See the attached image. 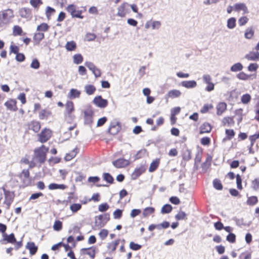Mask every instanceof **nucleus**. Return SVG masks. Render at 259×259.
<instances>
[{
	"label": "nucleus",
	"mask_w": 259,
	"mask_h": 259,
	"mask_svg": "<svg viewBox=\"0 0 259 259\" xmlns=\"http://www.w3.org/2000/svg\"><path fill=\"white\" fill-rule=\"evenodd\" d=\"M14 17L13 11L11 9L5 10L0 13V28H5L10 24Z\"/></svg>",
	"instance_id": "1"
},
{
	"label": "nucleus",
	"mask_w": 259,
	"mask_h": 259,
	"mask_svg": "<svg viewBox=\"0 0 259 259\" xmlns=\"http://www.w3.org/2000/svg\"><path fill=\"white\" fill-rule=\"evenodd\" d=\"M48 151V148L45 146L42 145L41 147L36 149L34 150V155L33 161L37 162H43L46 159V154Z\"/></svg>",
	"instance_id": "2"
},
{
	"label": "nucleus",
	"mask_w": 259,
	"mask_h": 259,
	"mask_svg": "<svg viewBox=\"0 0 259 259\" xmlns=\"http://www.w3.org/2000/svg\"><path fill=\"white\" fill-rule=\"evenodd\" d=\"M203 82L207 84L205 90L210 92L212 91L214 89V84L212 82V78L209 74H205L202 76Z\"/></svg>",
	"instance_id": "3"
},
{
	"label": "nucleus",
	"mask_w": 259,
	"mask_h": 259,
	"mask_svg": "<svg viewBox=\"0 0 259 259\" xmlns=\"http://www.w3.org/2000/svg\"><path fill=\"white\" fill-rule=\"evenodd\" d=\"M39 141L41 143L47 142L52 136V131L49 128H45L38 135Z\"/></svg>",
	"instance_id": "4"
},
{
	"label": "nucleus",
	"mask_w": 259,
	"mask_h": 259,
	"mask_svg": "<svg viewBox=\"0 0 259 259\" xmlns=\"http://www.w3.org/2000/svg\"><path fill=\"white\" fill-rule=\"evenodd\" d=\"M109 220V215L108 214L100 215L96 218L95 223L97 227L101 228L103 227Z\"/></svg>",
	"instance_id": "5"
},
{
	"label": "nucleus",
	"mask_w": 259,
	"mask_h": 259,
	"mask_svg": "<svg viewBox=\"0 0 259 259\" xmlns=\"http://www.w3.org/2000/svg\"><path fill=\"white\" fill-rule=\"evenodd\" d=\"M93 102L96 106L101 108H104L108 105V101L103 99L101 96L95 97Z\"/></svg>",
	"instance_id": "6"
},
{
	"label": "nucleus",
	"mask_w": 259,
	"mask_h": 259,
	"mask_svg": "<svg viewBox=\"0 0 259 259\" xmlns=\"http://www.w3.org/2000/svg\"><path fill=\"white\" fill-rule=\"evenodd\" d=\"M161 26V23L159 21L150 20L148 21L145 25L146 29L151 28L152 30H158Z\"/></svg>",
	"instance_id": "7"
},
{
	"label": "nucleus",
	"mask_w": 259,
	"mask_h": 259,
	"mask_svg": "<svg viewBox=\"0 0 259 259\" xmlns=\"http://www.w3.org/2000/svg\"><path fill=\"white\" fill-rule=\"evenodd\" d=\"M93 111L90 108H88L84 111V122L90 124L93 122Z\"/></svg>",
	"instance_id": "8"
},
{
	"label": "nucleus",
	"mask_w": 259,
	"mask_h": 259,
	"mask_svg": "<svg viewBox=\"0 0 259 259\" xmlns=\"http://www.w3.org/2000/svg\"><path fill=\"white\" fill-rule=\"evenodd\" d=\"M113 165L116 168H122L130 164V161L123 158H119L115 161L112 162Z\"/></svg>",
	"instance_id": "9"
},
{
	"label": "nucleus",
	"mask_w": 259,
	"mask_h": 259,
	"mask_svg": "<svg viewBox=\"0 0 259 259\" xmlns=\"http://www.w3.org/2000/svg\"><path fill=\"white\" fill-rule=\"evenodd\" d=\"M234 11L237 12H242L243 14H247L249 12L246 5L242 3L234 4Z\"/></svg>",
	"instance_id": "10"
},
{
	"label": "nucleus",
	"mask_w": 259,
	"mask_h": 259,
	"mask_svg": "<svg viewBox=\"0 0 259 259\" xmlns=\"http://www.w3.org/2000/svg\"><path fill=\"white\" fill-rule=\"evenodd\" d=\"M182 95L181 92L177 89L169 91L165 96L166 99H174L180 97Z\"/></svg>",
	"instance_id": "11"
},
{
	"label": "nucleus",
	"mask_w": 259,
	"mask_h": 259,
	"mask_svg": "<svg viewBox=\"0 0 259 259\" xmlns=\"http://www.w3.org/2000/svg\"><path fill=\"white\" fill-rule=\"evenodd\" d=\"M3 240H1L2 243H5L4 242L7 241L8 243H14L16 242V238L13 233L10 235H7L6 233L3 234Z\"/></svg>",
	"instance_id": "12"
},
{
	"label": "nucleus",
	"mask_w": 259,
	"mask_h": 259,
	"mask_svg": "<svg viewBox=\"0 0 259 259\" xmlns=\"http://www.w3.org/2000/svg\"><path fill=\"white\" fill-rule=\"evenodd\" d=\"M145 170V168L143 165H140L137 167L132 174V178L133 179H136L141 175H142Z\"/></svg>",
	"instance_id": "13"
},
{
	"label": "nucleus",
	"mask_w": 259,
	"mask_h": 259,
	"mask_svg": "<svg viewBox=\"0 0 259 259\" xmlns=\"http://www.w3.org/2000/svg\"><path fill=\"white\" fill-rule=\"evenodd\" d=\"M182 87L187 89H192L197 87V84L195 80H185L181 82Z\"/></svg>",
	"instance_id": "14"
},
{
	"label": "nucleus",
	"mask_w": 259,
	"mask_h": 259,
	"mask_svg": "<svg viewBox=\"0 0 259 259\" xmlns=\"http://www.w3.org/2000/svg\"><path fill=\"white\" fill-rule=\"evenodd\" d=\"M245 58L250 61H256L259 59V52H250L249 53L246 54Z\"/></svg>",
	"instance_id": "15"
},
{
	"label": "nucleus",
	"mask_w": 259,
	"mask_h": 259,
	"mask_svg": "<svg viewBox=\"0 0 259 259\" xmlns=\"http://www.w3.org/2000/svg\"><path fill=\"white\" fill-rule=\"evenodd\" d=\"M80 94L81 92L80 91L75 89H71L68 94L67 97L70 99L79 98L80 97Z\"/></svg>",
	"instance_id": "16"
},
{
	"label": "nucleus",
	"mask_w": 259,
	"mask_h": 259,
	"mask_svg": "<svg viewBox=\"0 0 259 259\" xmlns=\"http://www.w3.org/2000/svg\"><path fill=\"white\" fill-rule=\"evenodd\" d=\"M96 91V87L91 84H87L84 86V91L88 95H93Z\"/></svg>",
	"instance_id": "17"
},
{
	"label": "nucleus",
	"mask_w": 259,
	"mask_h": 259,
	"mask_svg": "<svg viewBox=\"0 0 259 259\" xmlns=\"http://www.w3.org/2000/svg\"><path fill=\"white\" fill-rule=\"evenodd\" d=\"M28 128L29 130L37 133L40 128V124L38 121H32L28 124Z\"/></svg>",
	"instance_id": "18"
},
{
	"label": "nucleus",
	"mask_w": 259,
	"mask_h": 259,
	"mask_svg": "<svg viewBox=\"0 0 259 259\" xmlns=\"http://www.w3.org/2000/svg\"><path fill=\"white\" fill-rule=\"evenodd\" d=\"M128 6L127 3H123L118 8L117 15L121 17H123L126 14V7Z\"/></svg>",
	"instance_id": "19"
},
{
	"label": "nucleus",
	"mask_w": 259,
	"mask_h": 259,
	"mask_svg": "<svg viewBox=\"0 0 259 259\" xmlns=\"http://www.w3.org/2000/svg\"><path fill=\"white\" fill-rule=\"evenodd\" d=\"M20 16L24 18L28 19L31 17V11L30 9L26 8H23L19 10Z\"/></svg>",
	"instance_id": "20"
},
{
	"label": "nucleus",
	"mask_w": 259,
	"mask_h": 259,
	"mask_svg": "<svg viewBox=\"0 0 259 259\" xmlns=\"http://www.w3.org/2000/svg\"><path fill=\"white\" fill-rule=\"evenodd\" d=\"M211 130V126L209 123L205 122L200 127V134L208 133Z\"/></svg>",
	"instance_id": "21"
},
{
	"label": "nucleus",
	"mask_w": 259,
	"mask_h": 259,
	"mask_svg": "<svg viewBox=\"0 0 259 259\" xmlns=\"http://www.w3.org/2000/svg\"><path fill=\"white\" fill-rule=\"evenodd\" d=\"M227 109V104L225 102H220L217 106V114L221 115Z\"/></svg>",
	"instance_id": "22"
},
{
	"label": "nucleus",
	"mask_w": 259,
	"mask_h": 259,
	"mask_svg": "<svg viewBox=\"0 0 259 259\" xmlns=\"http://www.w3.org/2000/svg\"><path fill=\"white\" fill-rule=\"evenodd\" d=\"M5 105L10 110L16 111L17 110L16 101L10 100L5 103Z\"/></svg>",
	"instance_id": "23"
},
{
	"label": "nucleus",
	"mask_w": 259,
	"mask_h": 259,
	"mask_svg": "<svg viewBox=\"0 0 259 259\" xmlns=\"http://www.w3.org/2000/svg\"><path fill=\"white\" fill-rule=\"evenodd\" d=\"M26 248L29 250L30 253L31 255H34L37 250V247L35 245V244L32 242H28L26 246Z\"/></svg>",
	"instance_id": "24"
},
{
	"label": "nucleus",
	"mask_w": 259,
	"mask_h": 259,
	"mask_svg": "<svg viewBox=\"0 0 259 259\" xmlns=\"http://www.w3.org/2000/svg\"><path fill=\"white\" fill-rule=\"evenodd\" d=\"M76 44L73 40L67 41L65 46V49L68 51H75L76 48Z\"/></svg>",
	"instance_id": "25"
},
{
	"label": "nucleus",
	"mask_w": 259,
	"mask_h": 259,
	"mask_svg": "<svg viewBox=\"0 0 259 259\" xmlns=\"http://www.w3.org/2000/svg\"><path fill=\"white\" fill-rule=\"evenodd\" d=\"M78 152V150L77 148H75L70 152L66 154L64 159L66 161H70L72 159H73Z\"/></svg>",
	"instance_id": "26"
},
{
	"label": "nucleus",
	"mask_w": 259,
	"mask_h": 259,
	"mask_svg": "<svg viewBox=\"0 0 259 259\" xmlns=\"http://www.w3.org/2000/svg\"><path fill=\"white\" fill-rule=\"evenodd\" d=\"M119 242L120 239H117L115 241L108 243L107 247L108 250L110 251H114L116 249L117 246L119 244Z\"/></svg>",
	"instance_id": "27"
},
{
	"label": "nucleus",
	"mask_w": 259,
	"mask_h": 259,
	"mask_svg": "<svg viewBox=\"0 0 259 259\" xmlns=\"http://www.w3.org/2000/svg\"><path fill=\"white\" fill-rule=\"evenodd\" d=\"M120 129V126L119 125V123L117 122L115 124L111 125L109 129V132L113 134H116L117 133Z\"/></svg>",
	"instance_id": "28"
},
{
	"label": "nucleus",
	"mask_w": 259,
	"mask_h": 259,
	"mask_svg": "<svg viewBox=\"0 0 259 259\" xmlns=\"http://www.w3.org/2000/svg\"><path fill=\"white\" fill-rule=\"evenodd\" d=\"M3 191H4V193L5 194V196L6 200L7 201H9V203H10L12 201V200L14 198V193L9 191H7L5 189H3Z\"/></svg>",
	"instance_id": "29"
},
{
	"label": "nucleus",
	"mask_w": 259,
	"mask_h": 259,
	"mask_svg": "<svg viewBox=\"0 0 259 259\" xmlns=\"http://www.w3.org/2000/svg\"><path fill=\"white\" fill-rule=\"evenodd\" d=\"M48 188L50 190H64L66 188V186L63 184H57L55 183H52L49 185Z\"/></svg>",
	"instance_id": "30"
},
{
	"label": "nucleus",
	"mask_w": 259,
	"mask_h": 259,
	"mask_svg": "<svg viewBox=\"0 0 259 259\" xmlns=\"http://www.w3.org/2000/svg\"><path fill=\"white\" fill-rule=\"evenodd\" d=\"M243 65L240 63H236L233 64L230 68V70L232 72H236L240 71L243 69Z\"/></svg>",
	"instance_id": "31"
},
{
	"label": "nucleus",
	"mask_w": 259,
	"mask_h": 259,
	"mask_svg": "<svg viewBox=\"0 0 259 259\" xmlns=\"http://www.w3.org/2000/svg\"><path fill=\"white\" fill-rule=\"evenodd\" d=\"M73 62L75 64L81 63L83 60L82 56L80 54H76L73 56Z\"/></svg>",
	"instance_id": "32"
},
{
	"label": "nucleus",
	"mask_w": 259,
	"mask_h": 259,
	"mask_svg": "<svg viewBox=\"0 0 259 259\" xmlns=\"http://www.w3.org/2000/svg\"><path fill=\"white\" fill-rule=\"evenodd\" d=\"M51 115V112L48 110H42L39 113V117L40 119H47Z\"/></svg>",
	"instance_id": "33"
},
{
	"label": "nucleus",
	"mask_w": 259,
	"mask_h": 259,
	"mask_svg": "<svg viewBox=\"0 0 259 259\" xmlns=\"http://www.w3.org/2000/svg\"><path fill=\"white\" fill-rule=\"evenodd\" d=\"M23 30L21 27L18 25H15L13 28V34L14 36L21 35Z\"/></svg>",
	"instance_id": "34"
},
{
	"label": "nucleus",
	"mask_w": 259,
	"mask_h": 259,
	"mask_svg": "<svg viewBox=\"0 0 259 259\" xmlns=\"http://www.w3.org/2000/svg\"><path fill=\"white\" fill-rule=\"evenodd\" d=\"M81 208V204L80 203H73L70 206V209L73 213H76Z\"/></svg>",
	"instance_id": "35"
},
{
	"label": "nucleus",
	"mask_w": 259,
	"mask_h": 259,
	"mask_svg": "<svg viewBox=\"0 0 259 259\" xmlns=\"http://www.w3.org/2000/svg\"><path fill=\"white\" fill-rule=\"evenodd\" d=\"M84 254L89 255L91 257L94 258L95 255V249L93 247L83 249Z\"/></svg>",
	"instance_id": "36"
},
{
	"label": "nucleus",
	"mask_w": 259,
	"mask_h": 259,
	"mask_svg": "<svg viewBox=\"0 0 259 259\" xmlns=\"http://www.w3.org/2000/svg\"><path fill=\"white\" fill-rule=\"evenodd\" d=\"M258 199L256 196L249 197L247 200L246 204L248 205H254L257 202Z\"/></svg>",
	"instance_id": "37"
},
{
	"label": "nucleus",
	"mask_w": 259,
	"mask_h": 259,
	"mask_svg": "<svg viewBox=\"0 0 259 259\" xmlns=\"http://www.w3.org/2000/svg\"><path fill=\"white\" fill-rule=\"evenodd\" d=\"M236 26V19L232 17L227 20V27L229 29H233Z\"/></svg>",
	"instance_id": "38"
},
{
	"label": "nucleus",
	"mask_w": 259,
	"mask_h": 259,
	"mask_svg": "<svg viewBox=\"0 0 259 259\" xmlns=\"http://www.w3.org/2000/svg\"><path fill=\"white\" fill-rule=\"evenodd\" d=\"M154 208L151 207H148L145 208L143 212V215L144 217H147L150 214L153 213L154 212Z\"/></svg>",
	"instance_id": "39"
},
{
	"label": "nucleus",
	"mask_w": 259,
	"mask_h": 259,
	"mask_svg": "<svg viewBox=\"0 0 259 259\" xmlns=\"http://www.w3.org/2000/svg\"><path fill=\"white\" fill-rule=\"evenodd\" d=\"M159 164V161L158 159H156L153 161L150 164L149 171L150 172L154 171L158 166Z\"/></svg>",
	"instance_id": "40"
},
{
	"label": "nucleus",
	"mask_w": 259,
	"mask_h": 259,
	"mask_svg": "<svg viewBox=\"0 0 259 259\" xmlns=\"http://www.w3.org/2000/svg\"><path fill=\"white\" fill-rule=\"evenodd\" d=\"M66 111L68 113H71L74 111V104L72 101H67L66 105Z\"/></svg>",
	"instance_id": "41"
},
{
	"label": "nucleus",
	"mask_w": 259,
	"mask_h": 259,
	"mask_svg": "<svg viewBox=\"0 0 259 259\" xmlns=\"http://www.w3.org/2000/svg\"><path fill=\"white\" fill-rule=\"evenodd\" d=\"M172 210V206L170 204H165L161 208V212L162 213H169Z\"/></svg>",
	"instance_id": "42"
},
{
	"label": "nucleus",
	"mask_w": 259,
	"mask_h": 259,
	"mask_svg": "<svg viewBox=\"0 0 259 259\" xmlns=\"http://www.w3.org/2000/svg\"><path fill=\"white\" fill-rule=\"evenodd\" d=\"M236 76L238 79L243 80H248L250 77V75L245 73L243 72H241L239 73L238 74H237Z\"/></svg>",
	"instance_id": "43"
},
{
	"label": "nucleus",
	"mask_w": 259,
	"mask_h": 259,
	"mask_svg": "<svg viewBox=\"0 0 259 259\" xmlns=\"http://www.w3.org/2000/svg\"><path fill=\"white\" fill-rule=\"evenodd\" d=\"M49 25L45 23H43L37 27V30L38 31H47L49 29Z\"/></svg>",
	"instance_id": "44"
},
{
	"label": "nucleus",
	"mask_w": 259,
	"mask_h": 259,
	"mask_svg": "<svg viewBox=\"0 0 259 259\" xmlns=\"http://www.w3.org/2000/svg\"><path fill=\"white\" fill-rule=\"evenodd\" d=\"M177 220H182L187 219V214L184 211L179 212L175 216Z\"/></svg>",
	"instance_id": "45"
},
{
	"label": "nucleus",
	"mask_w": 259,
	"mask_h": 259,
	"mask_svg": "<svg viewBox=\"0 0 259 259\" xmlns=\"http://www.w3.org/2000/svg\"><path fill=\"white\" fill-rule=\"evenodd\" d=\"M44 38V34L41 32H38L35 34L33 37L34 40L39 43Z\"/></svg>",
	"instance_id": "46"
},
{
	"label": "nucleus",
	"mask_w": 259,
	"mask_h": 259,
	"mask_svg": "<svg viewBox=\"0 0 259 259\" xmlns=\"http://www.w3.org/2000/svg\"><path fill=\"white\" fill-rule=\"evenodd\" d=\"M53 227L54 230L59 231L62 228V223L60 221H56Z\"/></svg>",
	"instance_id": "47"
},
{
	"label": "nucleus",
	"mask_w": 259,
	"mask_h": 259,
	"mask_svg": "<svg viewBox=\"0 0 259 259\" xmlns=\"http://www.w3.org/2000/svg\"><path fill=\"white\" fill-rule=\"evenodd\" d=\"M213 185L217 190H221L223 189V186L220 180L215 179L213 181Z\"/></svg>",
	"instance_id": "48"
},
{
	"label": "nucleus",
	"mask_w": 259,
	"mask_h": 259,
	"mask_svg": "<svg viewBox=\"0 0 259 259\" xmlns=\"http://www.w3.org/2000/svg\"><path fill=\"white\" fill-rule=\"evenodd\" d=\"M39 67L40 63L39 61L36 59H33L30 64V67L34 69H38Z\"/></svg>",
	"instance_id": "49"
},
{
	"label": "nucleus",
	"mask_w": 259,
	"mask_h": 259,
	"mask_svg": "<svg viewBox=\"0 0 259 259\" xmlns=\"http://www.w3.org/2000/svg\"><path fill=\"white\" fill-rule=\"evenodd\" d=\"M55 10L54 9L50 7H47L46 11V14L48 19H49L51 15H53L55 13Z\"/></svg>",
	"instance_id": "50"
},
{
	"label": "nucleus",
	"mask_w": 259,
	"mask_h": 259,
	"mask_svg": "<svg viewBox=\"0 0 259 259\" xmlns=\"http://www.w3.org/2000/svg\"><path fill=\"white\" fill-rule=\"evenodd\" d=\"M212 108L213 106L212 104H205L201 109L200 112L202 113H206L209 109H211Z\"/></svg>",
	"instance_id": "51"
},
{
	"label": "nucleus",
	"mask_w": 259,
	"mask_h": 259,
	"mask_svg": "<svg viewBox=\"0 0 259 259\" xmlns=\"http://www.w3.org/2000/svg\"><path fill=\"white\" fill-rule=\"evenodd\" d=\"M109 207V205L107 203H102L98 206V210L101 212H104L106 211Z\"/></svg>",
	"instance_id": "52"
},
{
	"label": "nucleus",
	"mask_w": 259,
	"mask_h": 259,
	"mask_svg": "<svg viewBox=\"0 0 259 259\" xmlns=\"http://www.w3.org/2000/svg\"><path fill=\"white\" fill-rule=\"evenodd\" d=\"M122 214V210L119 209L115 210L113 213V217L115 219H120Z\"/></svg>",
	"instance_id": "53"
},
{
	"label": "nucleus",
	"mask_w": 259,
	"mask_h": 259,
	"mask_svg": "<svg viewBox=\"0 0 259 259\" xmlns=\"http://www.w3.org/2000/svg\"><path fill=\"white\" fill-rule=\"evenodd\" d=\"M96 37V35L92 33H88L85 36V40L88 41L94 40Z\"/></svg>",
	"instance_id": "54"
},
{
	"label": "nucleus",
	"mask_w": 259,
	"mask_h": 259,
	"mask_svg": "<svg viewBox=\"0 0 259 259\" xmlns=\"http://www.w3.org/2000/svg\"><path fill=\"white\" fill-rule=\"evenodd\" d=\"M108 231L106 229H102L99 233V235L102 240H104L108 235Z\"/></svg>",
	"instance_id": "55"
},
{
	"label": "nucleus",
	"mask_w": 259,
	"mask_h": 259,
	"mask_svg": "<svg viewBox=\"0 0 259 259\" xmlns=\"http://www.w3.org/2000/svg\"><path fill=\"white\" fill-rule=\"evenodd\" d=\"M130 247L131 249L133 250H138L141 248V245L135 243L134 242H131L130 243Z\"/></svg>",
	"instance_id": "56"
},
{
	"label": "nucleus",
	"mask_w": 259,
	"mask_h": 259,
	"mask_svg": "<svg viewBox=\"0 0 259 259\" xmlns=\"http://www.w3.org/2000/svg\"><path fill=\"white\" fill-rule=\"evenodd\" d=\"M250 96L249 94H245L241 97V102L243 104H247L250 101Z\"/></svg>",
	"instance_id": "57"
},
{
	"label": "nucleus",
	"mask_w": 259,
	"mask_h": 259,
	"mask_svg": "<svg viewBox=\"0 0 259 259\" xmlns=\"http://www.w3.org/2000/svg\"><path fill=\"white\" fill-rule=\"evenodd\" d=\"M248 21V19L246 16H242L238 20V23L240 26L244 25Z\"/></svg>",
	"instance_id": "58"
},
{
	"label": "nucleus",
	"mask_w": 259,
	"mask_h": 259,
	"mask_svg": "<svg viewBox=\"0 0 259 259\" xmlns=\"http://www.w3.org/2000/svg\"><path fill=\"white\" fill-rule=\"evenodd\" d=\"M223 122L225 125L227 124L228 126H231L233 123V119L229 117H226L224 118Z\"/></svg>",
	"instance_id": "59"
},
{
	"label": "nucleus",
	"mask_w": 259,
	"mask_h": 259,
	"mask_svg": "<svg viewBox=\"0 0 259 259\" xmlns=\"http://www.w3.org/2000/svg\"><path fill=\"white\" fill-rule=\"evenodd\" d=\"M104 180L107 181L108 183H112L113 181L112 177L108 173H105L104 174Z\"/></svg>",
	"instance_id": "60"
},
{
	"label": "nucleus",
	"mask_w": 259,
	"mask_h": 259,
	"mask_svg": "<svg viewBox=\"0 0 259 259\" xmlns=\"http://www.w3.org/2000/svg\"><path fill=\"white\" fill-rule=\"evenodd\" d=\"M66 9L67 12L71 15L76 10V8L74 5H69L67 6Z\"/></svg>",
	"instance_id": "61"
},
{
	"label": "nucleus",
	"mask_w": 259,
	"mask_h": 259,
	"mask_svg": "<svg viewBox=\"0 0 259 259\" xmlns=\"http://www.w3.org/2000/svg\"><path fill=\"white\" fill-rule=\"evenodd\" d=\"M253 31L251 29H247L245 32V37L249 39L252 37L253 35Z\"/></svg>",
	"instance_id": "62"
},
{
	"label": "nucleus",
	"mask_w": 259,
	"mask_h": 259,
	"mask_svg": "<svg viewBox=\"0 0 259 259\" xmlns=\"http://www.w3.org/2000/svg\"><path fill=\"white\" fill-rule=\"evenodd\" d=\"M17 99L21 101L22 104H24L26 102L25 94L24 93H20L18 96Z\"/></svg>",
	"instance_id": "63"
},
{
	"label": "nucleus",
	"mask_w": 259,
	"mask_h": 259,
	"mask_svg": "<svg viewBox=\"0 0 259 259\" xmlns=\"http://www.w3.org/2000/svg\"><path fill=\"white\" fill-rule=\"evenodd\" d=\"M252 187L255 190L259 189V179H256L252 181Z\"/></svg>",
	"instance_id": "64"
}]
</instances>
